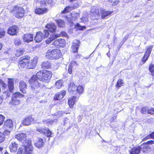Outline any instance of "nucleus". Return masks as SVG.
<instances>
[{
	"label": "nucleus",
	"mask_w": 154,
	"mask_h": 154,
	"mask_svg": "<svg viewBox=\"0 0 154 154\" xmlns=\"http://www.w3.org/2000/svg\"><path fill=\"white\" fill-rule=\"evenodd\" d=\"M59 36H64L67 38H68V36L67 34L65 32H62L60 34L58 35L53 34H51L50 35L49 38L45 41L46 43L47 44H49L52 41Z\"/></svg>",
	"instance_id": "10"
},
{
	"label": "nucleus",
	"mask_w": 154,
	"mask_h": 154,
	"mask_svg": "<svg viewBox=\"0 0 154 154\" xmlns=\"http://www.w3.org/2000/svg\"><path fill=\"white\" fill-rule=\"evenodd\" d=\"M76 91V93H78L79 94H81L82 93L83 91V87L80 85L79 86L77 87Z\"/></svg>",
	"instance_id": "38"
},
{
	"label": "nucleus",
	"mask_w": 154,
	"mask_h": 154,
	"mask_svg": "<svg viewBox=\"0 0 154 154\" xmlns=\"http://www.w3.org/2000/svg\"><path fill=\"white\" fill-rule=\"evenodd\" d=\"M30 57L29 56H25L21 57L19 64L21 67L23 68H27L29 64Z\"/></svg>",
	"instance_id": "9"
},
{
	"label": "nucleus",
	"mask_w": 154,
	"mask_h": 154,
	"mask_svg": "<svg viewBox=\"0 0 154 154\" xmlns=\"http://www.w3.org/2000/svg\"><path fill=\"white\" fill-rule=\"evenodd\" d=\"M90 15L92 20L99 19L100 17V14L98 8L96 6H92L90 11Z\"/></svg>",
	"instance_id": "7"
},
{
	"label": "nucleus",
	"mask_w": 154,
	"mask_h": 154,
	"mask_svg": "<svg viewBox=\"0 0 154 154\" xmlns=\"http://www.w3.org/2000/svg\"><path fill=\"white\" fill-rule=\"evenodd\" d=\"M52 75L51 72L44 70L43 72L39 71L36 75L32 76L29 80V83L32 92L35 93L39 92L44 86V83L51 79Z\"/></svg>",
	"instance_id": "1"
},
{
	"label": "nucleus",
	"mask_w": 154,
	"mask_h": 154,
	"mask_svg": "<svg viewBox=\"0 0 154 154\" xmlns=\"http://www.w3.org/2000/svg\"><path fill=\"white\" fill-rule=\"evenodd\" d=\"M19 87L20 91L24 94L26 93V89L27 88V85L26 83L22 81L20 82Z\"/></svg>",
	"instance_id": "19"
},
{
	"label": "nucleus",
	"mask_w": 154,
	"mask_h": 154,
	"mask_svg": "<svg viewBox=\"0 0 154 154\" xmlns=\"http://www.w3.org/2000/svg\"><path fill=\"white\" fill-rule=\"evenodd\" d=\"M38 61V58L37 57L34 58L33 61L31 63V68H34L36 65Z\"/></svg>",
	"instance_id": "32"
},
{
	"label": "nucleus",
	"mask_w": 154,
	"mask_h": 154,
	"mask_svg": "<svg viewBox=\"0 0 154 154\" xmlns=\"http://www.w3.org/2000/svg\"><path fill=\"white\" fill-rule=\"evenodd\" d=\"M5 117L2 115H0V126L3 123Z\"/></svg>",
	"instance_id": "44"
},
{
	"label": "nucleus",
	"mask_w": 154,
	"mask_h": 154,
	"mask_svg": "<svg viewBox=\"0 0 154 154\" xmlns=\"http://www.w3.org/2000/svg\"><path fill=\"white\" fill-rule=\"evenodd\" d=\"M24 97V95L20 92H16L13 94L11 97L12 103L14 105H18L20 103V99Z\"/></svg>",
	"instance_id": "8"
},
{
	"label": "nucleus",
	"mask_w": 154,
	"mask_h": 154,
	"mask_svg": "<svg viewBox=\"0 0 154 154\" xmlns=\"http://www.w3.org/2000/svg\"><path fill=\"white\" fill-rule=\"evenodd\" d=\"M146 143H147V144H152L154 143V141L153 140H150L149 141H148Z\"/></svg>",
	"instance_id": "55"
},
{
	"label": "nucleus",
	"mask_w": 154,
	"mask_h": 154,
	"mask_svg": "<svg viewBox=\"0 0 154 154\" xmlns=\"http://www.w3.org/2000/svg\"><path fill=\"white\" fill-rule=\"evenodd\" d=\"M140 146L136 147L132 149L130 151L131 154H138L140 152Z\"/></svg>",
	"instance_id": "27"
},
{
	"label": "nucleus",
	"mask_w": 154,
	"mask_h": 154,
	"mask_svg": "<svg viewBox=\"0 0 154 154\" xmlns=\"http://www.w3.org/2000/svg\"><path fill=\"white\" fill-rule=\"evenodd\" d=\"M5 135L3 133L0 131V143L3 142L5 140Z\"/></svg>",
	"instance_id": "39"
},
{
	"label": "nucleus",
	"mask_w": 154,
	"mask_h": 154,
	"mask_svg": "<svg viewBox=\"0 0 154 154\" xmlns=\"http://www.w3.org/2000/svg\"><path fill=\"white\" fill-rule=\"evenodd\" d=\"M63 81L61 80H59L55 83V87L58 89H60L63 86Z\"/></svg>",
	"instance_id": "30"
},
{
	"label": "nucleus",
	"mask_w": 154,
	"mask_h": 154,
	"mask_svg": "<svg viewBox=\"0 0 154 154\" xmlns=\"http://www.w3.org/2000/svg\"><path fill=\"white\" fill-rule=\"evenodd\" d=\"M26 134L23 133H20L16 135L15 138L23 144L21 147L18 149L17 154H31L32 153L33 149L31 141L26 140Z\"/></svg>",
	"instance_id": "2"
},
{
	"label": "nucleus",
	"mask_w": 154,
	"mask_h": 154,
	"mask_svg": "<svg viewBox=\"0 0 154 154\" xmlns=\"http://www.w3.org/2000/svg\"><path fill=\"white\" fill-rule=\"evenodd\" d=\"M17 27L16 26L10 27L8 30V33L11 35H14L17 33Z\"/></svg>",
	"instance_id": "20"
},
{
	"label": "nucleus",
	"mask_w": 154,
	"mask_h": 154,
	"mask_svg": "<svg viewBox=\"0 0 154 154\" xmlns=\"http://www.w3.org/2000/svg\"><path fill=\"white\" fill-rule=\"evenodd\" d=\"M44 145V142L43 140L40 138L38 139V140L35 143V145L37 147H40Z\"/></svg>",
	"instance_id": "29"
},
{
	"label": "nucleus",
	"mask_w": 154,
	"mask_h": 154,
	"mask_svg": "<svg viewBox=\"0 0 154 154\" xmlns=\"http://www.w3.org/2000/svg\"><path fill=\"white\" fill-rule=\"evenodd\" d=\"M53 121H52V120H49V121H48V122H49V123H50L51 125H52V124L53 123Z\"/></svg>",
	"instance_id": "61"
},
{
	"label": "nucleus",
	"mask_w": 154,
	"mask_h": 154,
	"mask_svg": "<svg viewBox=\"0 0 154 154\" xmlns=\"http://www.w3.org/2000/svg\"><path fill=\"white\" fill-rule=\"evenodd\" d=\"M78 100V98L75 96H72L69 98L68 103L70 108H73V105Z\"/></svg>",
	"instance_id": "16"
},
{
	"label": "nucleus",
	"mask_w": 154,
	"mask_h": 154,
	"mask_svg": "<svg viewBox=\"0 0 154 154\" xmlns=\"http://www.w3.org/2000/svg\"><path fill=\"white\" fill-rule=\"evenodd\" d=\"M22 38L24 42L29 43L33 41V35L31 34H26L23 36Z\"/></svg>",
	"instance_id": "14"
},
{
	"label": "nucleus",
	"mask_w": 154,
	"mask_h": 154,
	"mask_svg": "<svg viewBox=\"0 0 154 154\" xmlns=\"http://www.w3.org/2000/svg\"><path fill=\"white\" fill-rule=\"evenodd\" d=\"M61 52L59 49L48 50L46 53L45 57L51 60L58 59L61 56Z\"/></svg>",
	"instance_id": "3"
},
{
	"label": "nucleus",
	"mask_w": 154,
	"mask_h": 154,
	"mask_svg": "<svg viewBox=\"0 0 154 154\" xmlns=\"http://www.w3.org/2000/svg\"><path fill=\"white\" fill-rule=\"evenodd\" d=\"M59 93L60 94V95L62 96L63 97L64 96H65V95L66 94V92L65 91H61V92H60Z\"/></svg>",
	"instance_id": "54"
},
{
	"label": "nucleus",
	"mask_w": 154,
	"mask_h": 154,
	"mask_svg": "<svg viewBox=\"0 0 154 154\" xmlns=\"http://www.w3.org/2000/svg\"><path fill=\"white\" fill-rule=\"evenodd\" d=\"M24 52L23 50L22 49H18L17 50L16 53L15 54V55L16 56L19 57L20 55L22 54Z\"/></svg>",
	"instance_id": "36"
},
{
	"label": "nucleus",
	"mask_w": 154,
	"mask_h": 154,
	"mask_svg": "<svg viewBox=\"0 0 154 154\" xmlns=\"http://www.w3.org/2000/svg\"><path fill=\"white\" fill-rule=\"evenodd\" d=\"M73 7L72 6H67L64 10L62 11V13L63 14L66 13L73 10Z\"/></svg>",
	"instance_id": "28"
},
{
	"label": "nucleus",
	"mask_w": 154,
	"mask_h": 154,
	"mask_svg": "<svg viewBox=\"0 0 154 154\" xmlns=\"http://www.w3.org/2000/svg\"><path fill=\"white\" fill-rule=\"evenodd\" d=\"M88 20V18L87 17H83L82 18V20L84 22H86Z\"/></svg>",
	"instance_id": "53"
},
{
	"label": "nucleus",
	"mask_w": 154,
	"mask_h": 154,
	"mask_svg": "<svg viewBox=\"0 0 154 154\" xmlns=\"http://www.w3.org/2000/svg\"><path fill=\"white\" fill-rule=\"evenodd\" d=\"M72 72V67L71 66H69L68 68V72L69 74H71Z\"/></svg>",
	"instance_id": "51"
},
{
	"label": "nucleus",
	"mask_w": 154,
	"mask_h": 154,
	"mask_svg": "<svg viewBox=\"0 0 154 154\" xmlns=\"http://www.w3.org/2000/svg\"><path fill=\"white\" fill-rule=\"evenodd\" d=\"M41 4L42 5H45L46 4L45 2L44 1H42L41 2Z\"/></svg>",
	"instance_id": "59"
},
{
	"label": "nucleus",
	"mask_w": 154,
	"mask_h": 154,
	"mask_svg": "<svg viewBox=\"0 0 154 154\" xmlns=\"http://www.w3.org/2000/svg\"><path fill=\"white\" fill-rule=\"evenodd\" d=\"M13 127V122L11 119L6 120L4 122L3 129L4 130V133L6 135H9L10 134L11 131Z\"/></svg>",
	"instance_id": "4"
},
{
	"label": "nucleus",
	"mask_w": 154,
	"mask_h": 154,
	"mask_svg": "<svg viewBox=\"0 0 154 154\" xmlns=\"http://www.w3.org/2000/svg\"><path fill=\"white\" fill-rule=\"evenodd\" d=\"M3 99L2 97H0V105L2 104L3 101Z\"/></svg>",
	"instance_id": "57"
},
{
	"label": "nucleus",
	"mask_w": 154,
	"mask_h": 154,
	"mask_svg": "<svg viewBox=\"0 0 154 154\" xmlns=\"http://www.w3.org/2000/svg\"><path fill=\"white\" fill-rule=\"evenodd\" d=\"M150 138H152L154 139V132L152 133L150 135H148L143 140H146Z\"/></svg>",
	"instance_id": "42"
},
{
	"label": "nucleus",
	"mask_w": 154,
	"mask_h": 154,
	"mask_svg": "<svg viewBox=\"0 0 154 154\" xmlns=\"http://www.w3.org/2000/svg\"><path fill=\"white\" fill-rule=\"evenodd\" d=\"M77 87L73 83H70L68 87V91L71 94H76Z\"/></svg>",
	"instance_id": "13"
},
{
	"label": "nucleus",
	"mask_w": 154,
	"mask_h": 154,
	"mask_svg": "<svg viewBox=\"0 0 154 154\" xmlns=\"http://www.w3.org/2000/svg\"><path fill=\"white\" fill-rule=\"evenodd\" d=\"M11 11L12 14H14L17 18H21L24 16V10L22 8L20 7L15 6Z\"/></svg>",
	"instance_id": "5"
},
{
	"label": "nucleus",
	"mask_w": 154,
	"mask_h": 154,
	"mask_svg": "<svg viewBox=\"0 0 154 154\" xmlns=\"http://www.w3.org/2000/svg\"><path fill=\"white\" fill-rule=\"evenodd\" d=\"M18 145L15 142H12L10 144L9 147V149L11 152H16L17 149Z\"/></svg>",
	"instance_id": "21"
},
{
	"label": "nucleus",
	"mask_w": 154,
	"mask_h": 154,
	"mask_svg": "<svg viewBox=\"0 0 154 154\" xmlns=\"http://www.w3.org/2000/svg\"><path fill=\"white\" fill-rule=\"evenodd\" d=\"M37 131L41 133H43L47 137H50L51 135V132L48 129L38 128L36 129Z\"/></svg>",
	"instance_id": "11"
},
{
	"label": "nucleus",
	"mask_w": 154,
	"mask_h": 154,
	"mask_svg": "<svg viewBox=\"0 0 154 154\" xmlns=\"http://www.w3.org/2000/svg\"><path fill=\"white\" fill-rule=\"evenodd\" d=\"M148 108L147 107H144L141 108L140 110V113L142 114H146L147 110H148Z\"/></svg>",
	"instance_id": "41"
},
{
	"label": "nucleus",
	"mask_w": 154,
	"mask_h": 154,
	"mask_svg": "<svg viewBox=\"0 0 154 154\" xmlns=\"http://www.w3.org/2000/svg\"><path fill=\"white\" fill-rule=\"evenodd\" d=\"M8 87L9 91L12 92L14 88L13 80L11 79H8Z\"/></svg>",
	"instance_id": "26"
},
{
	"label": "nucleus",
	"mask_w": 154,
	"mask_h": 154,
	"mask_svg": "<svg viewBox=\"0 0 154 154\" xmlns=\"http://www.w3.org/2000/svg\"><path fill=\"white\" fill-rule=\"evenodd\" d=\"M79 43V41L75 39L73 41L72 48L74 52H77L78 51Z\"/></svg>",
	"instance_id": "17"
},
{
	"label": "nucleus",
	"mask_w": 154,
	"mask_h": 154,
	"mask_svg": "<svg viewBox=\"0 0 154 154\" xmlns=\"http://www.w3.org/2000/svg\"><path fill=\"white\" fill-rule=\"evenodd\" d=\"M119 0H116L113 2V3L112 4V6H115L117 5L119 2Z\"/></svg>",
	"instance_id": "52"
},
{
	"label": "nucleus",
	"mask_w": 154,
	"mask_h": 154,
	"mask_svg": "<svg viewBox=\"0 0 154 154\" xmlns=\"http://www.w3.org/2000/svg\"><path fill=\"white\" fill-rule=\"evenodd\" d=\"M46 2L49 4H51L53 2V0H46Z\"/></svg>",
	"instance_id": "56"
},
{
	"label": "nucleus",
	"mask_w": 154,
	"mask_h": 154,
	"mask_svg": "<svg viewBox=\"0 0 154 154\" xmlns=\"http://www.w3.org/2000/svg\"><path fill=\"white\" fill-rule=\"evenodd\" d=\"M5 32L4 29L0 28V38L4 37L5 35Z\"/></svg>",
	"instance_id": "37"
},
{
	"label": "nucleus",
	"mask_w": 154,
	"mask_h": 154,
	"mask_svg": "<svg viewBox=\"0 0 154 154\" xmlns=\"http://www.w3.org/2000/svg\"><path fill=\"white\" fill-rule=\"evenodd\" d=\"M63 97V96L61 95L59 93L56 94L54 97V99L56 100H60Z\"/></svg>",
	"instance_id": "43"
},
{
	"label": "nucleus",
	"mask_w": 154,
	"mask_h": 154,
	"mask_svg": "<svg viewBox=\"0 0 154 154\" xmlns=\"http://www.w3.org/2000/svg\"><path fill=\"white\" fill-rule=\"evenodd\" d=\"M5 93H6L7 94V97H9L10 95V94L9 93H8V92H5Z\"/></svg>",
	"instance_id": "60"
},
{
	"label": "nucleus",
	"mask_w": 154,
	"mask_h": 154,
	"mask_svg": "<svg viewBox=\"0 0 154 154\" xmlns=\"http://www.w3.org/2000/svg\"><path fill=\"white\" fill-rule=\"evenodd\" d=\"M48 9L45 8H37L35 10V13L38 14H42L47 12Z\"/></svg>",
	"instance_id": "23"
},
{
	"label": "nucleus",
	"mask_w": 154,
	"mask_h": 154,
	"mask_svg": "<svg viewBox=\"0 0 154 154\" xmlns=\"http://www.w3.org/2000/svg\"><path fill=\"white\" fill-rule=\"evenodd\" d=\"M79 13L73 12L71 14V15L69 17H66V18L68 22L72 23L73 20L79 17Z\"/></svg>",
	"instance_id": "12"
},
{
	"label": "nucleus",
	"mask_w": 154,
	"mask_h": 154,
	"mask_svg": "<svg viewBox=\"0 0 154 154\" xmlns=\"http://www.w3.org/2000/svg\"><path fill=\"white\" fill-rule=\"evenodd\" d=\"M59 46L61 47H64L66 45V42L63 39H59Z\"/></svg>",
	"instance_id": "34"
},
{
	"label": "nucleus",
	"mask_w": 154,
	"mask_h": 154,
	"mask_svg": "<svg viewBox=\"0 0 154 154\" xmlns=\"http://www.w3.org/2000/svg\"><path fill=\"white\" fill-rule=\"evenodd\" d=\"M21 43V42L19 38H16L15 39L14 43L16 45H19Z\"/></svg>",
	"instance_id": "45"
},
{
	"label": "nucleus",
	"mask_w": 154,
	"mask_h": 154,
	"mask_svg": "<svg viewBox=\"0 0 154 154\" xmlns=\"http://www.w3.org/2000/svg\"><path fill=\"white\" fill-rule=\"evenodd\" d=\"M46 101H43V100H42V101H40V103H46Z\"/></svg>",
	"instance_id": "63"
},
{
	"label": "nucleus",
	"mask_w": 154,
	"mask_h": 154,
	"mask_svg": "<svg viewBox=\"0 0 154 154\" xmlns=\"http://www.w3.org/2000/svg\"><path fill=\"white\" fill-rule=\"evenodd\" d=\"M140 147V150H142L143 152H146L150 150V147L147 143H143L141 145Z\"/></svg>",
	"instance_id": "24"
},
{
	"label": "nucleus",
	"mask_w": 154,
	"mask_h": 154,
	"mask_svg": "<svg viewBox=\"0 0 154 154\" xmlns=\"http://www.w3.org/2000/svg\"><path fill=\"white\" fill-rule=\"evenodd\" d=\"M101 15L102 18H105L106 17L109 16L113 12L111 11H106L103 8L100 9Z\"/></svg>",
	"instance_id": "15"
},
{
	"label": "nucleus",
	"mask_w": 154,
	"mask_h": 154,
	"mask_svg": "<svg viewBox=\"0 0 154 154\" xmlns=\"http://www.w3.org/2000/svg\"><path fill=\"white\" fill-rule=\"evenodd\" d=\"M78 65L77 63L75 61H73L71 62L70 65L69 66H71V67L72 68L74 66H77Z\"/></svg>",
	"instance_id": "47"
},
{
	"label": "nucleus",
	"mask_w": 154,
	"mask_h": 154,
	"mask_svg": "<svg viewBox=\"0 0 154 154\" xmlns=\"http://www.w3.org/2000/svg\"><path fill=\"white\" fill-rule=\"evenodd\" d=\"M147 50L145 53V54L149 57L152 48V46H149L147 47Z\"/></svg>",
	"instance_id": "31"
},
{
	"label": "nucleus",
	"mask_w": 154,
	"mask_h": 154,
	"mask_svg": "<svg viewBox=\"0 0 154 154\" xmlns=\"http://www.w3.org/2000/svg\"><path fill=\"white\" fill-rule=\"evenodd\" d=\"M46 27L50 32L53 33L56 29V26L53 23H50L47 24Z\"/></svg>",
	"instance_id": "18"
},
{
	"label": "nucleus",
	"mask_w": 154,
	"mask_h": 154,
	"mask_svg": "<svg viewBox=\"0 0 154 154\" xmlns=\"http://www.w3.org/2000/svg\"><path fill=\"white\" fill-rule=\"evenodd\" d=\"M107 55L108 57H109V52L107 53Z\"/></svg>",
	"instance_id": "64"
},
{
	"label": "nucleus",
	"mask_w": 154,
	"mask_h": 154,
	"mask_svg": "<svg viewBox=\"0 0 154 154\" xmlns=\"http://www.w3.org/2000/svg\"><path fill=\"white\" fill-rule=\"evenodd\" d=\"M149 69L151 74L154 76V65L153 64H151L150 65Z\"/></svg>",
	"instance_id": "35"
},
{
	"label": "nucleus",
	"mask_w": 154,
	"mask_h": 154,
	"mask_svg": "<svg viewBox=\"0 0 154 154\" xmlns=\"http://www.w3.org/2000/svg\"><path fill=\"white\" fill-rule=\"evenodd\" d=\"M147 113L149 114L154 115V108H151L149 109H148Z\"/></svg>",
	"instance_id": "46"
},
{
	"label": "nucleus",
	"mask_w": 154,
	"mask_h": 154,
	"mask_svg": "<svg viewBox=\"0 0 154 154\" xmlns=\"http://www.w3.org/2000/svg\"><path fill=\"white\" fill-rule=\"evenodd\" d=\"M56 22L57 23L58 26L60 27H63L64 26L65 23L64 21L62 20H56Z\"/></svg>",
	"instance_id": "33"
},
{
	"label": "nucleus",
	"mask_w": 154,
	"mask_h": 154,
	"mask_svg": "<svg viewBox=\"0 0 154 154\" xmlns=\"http://www.w3.org/2000/svg\"><path fill=\"white\" fill-rule=\"evenodd\" d=\"M115 1V0H109L108 1L109 3L112 4L113 3V2H114Z\"/></svg>",
	"instance_id": "58"
},
{
	"label": "nucleus",
	"mask_w": 154,
	"mask_h": 154,
	"mask_svg": "<svg viewBox=\"0 0 154 154\" xmlns=\"http://www.w3.org/2000/svg\"><path fill=\"white\" fill-rule=\"evenodd\" d=\"M51 63L48 61H45L42 63L41 64L42 67L43 69H48L51 66Z\"/></svg>",
	"instance_id": "25"
},
{
	"label": "nucleus",
	"mask_w": 154,
	"mask_h": 154,
	"mask_svg": "<svg viewBox=\"0 0 154 154\" xmlns=\"http://www.w3.org/2000/svg\"><path fill=\"white\" fill-rule=\"evenodd\" d=\"M77 28L78 29H80V30H82L83 29H85V26H81L79 24L77 23L76 26Z\"/></svg>",
	"instance_id": "48"
},
{
	"label": "nucleus",
	"mask_w": 154,
	"mask_h": 154,
	"mask_svg": "<svg viewBox=\"0 0 154 154\" xmlns=\"http://www.w3.org/2000/svg\"><path fill=\"white\" fill-rule=\"evenodd\" d=\"M149 57V56L145 54L144 55L142 59V61L143 62V63H144L146 62V61L147 60Z\"/></svg>",
	"instance_id": "49"
},
{
	"label": "nucleus",
	"mask_w": 154,
	"mask_h": 154,
	"mask_svg": "<svg viewBox=\"0 0 154 154\" xmlns=\"http://www.w3.org/2000/svg\"><path fill=\"white\" fill-rule=\"evenodd\" d=\"M2 47V45L1 43V42H0V50H1Z\"/></svg>",
	"instance_id": "62"
},
{
	"label": "nucleus",
	"mask_w": 154,
	"mask_h": 154,
	"mask_svg": "<svg viewBox=\"0 0 154 154\" xmlns=\"http://www.w3.org/2000/svg\"><path fill=\"white\" fill-rule=\"evenodd\" d=\"M49 35V33L48 30H44L43 32L41 31L38 32L35 38V40L36 42H41L43 39L47 38Z\"/></svg>",
	"instance_id": "6"
},
{
	"label": "nucleus",
	"mask_w": 154,
	"mask_h": 154,
	"mask_svg": "<svg viewBox=\"0 0 154 154\" xmlns=\"http://www.w3.org/2000/svg\"><path fill=\"white\" fill-rule=\"evenodd\" d=\"M32 120V116H27L23 120L22 123L24 125L28 126L30 124Z\"/></svg>",
	"instance_id": "22"
},
{
	"label": "nucleus",
	"mask_w": 154,
	"mask_h": 154,
	"mask_svg": "<svg viewBox=\"0 0 154 154\" xmlns=\"http://www.w3.org/2000/svg\"><path fill=\"white\" fill-rule=\"evenodd\" d=\"M123 84V81L121 79H119L117 83L116 87L117 88H119L120 87L122 84Z\"/></svg>",
	"instance_id": "40"
},
{
	"label": "nucleus",
	"mask_w": 154,
	"mask_h": 154,
	"mask_svg": "<svg viewBox=\"0 0 154 154\" xmlns=\"http://www.w3.org/2000/svg\"><path fill=\"white\" fill-rule=\"evenodd\" d=\"M59 39L55 41L53 43L54 45L55 46H59Z\"/></svg>",
	"instance_id": "50"
}]
</instances>
